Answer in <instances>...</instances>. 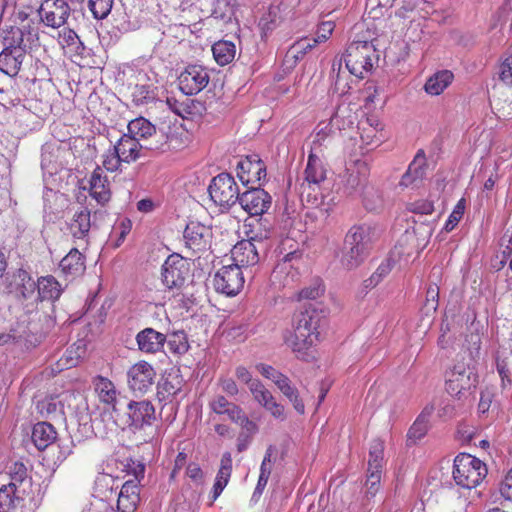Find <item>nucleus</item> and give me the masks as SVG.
I'll list each match as a JSON object with an SVG mask.
<instances>
[{
  "instance_id": "f257e3e1",
  "label": "nucleus",
  "mask_w": 512,
  "mask_h": 512,
  "mask_svg": "<svg viewBox=\"0 0 512 512\" xmlns=\"http://www.w3.org/2000/svg\"><path fill=\"white\" fill-rule=\"evenodd\" d=\"M10 481L0 488V512H36L40 499L31 494L32 478L22 462L8 468Z\"/></svg>"
},
{
  "instance_id": "f03ea898",
  "label": "nucleus",
  "mask_w": 512,
  "mask_h": 512,
  "mask_svg": "<svg viewBox=\"0 0 512 512\" xmlns=\"http://www.w3.org/2000/svg\"><path fill=\"white\" fill-rule=\"evenodd\" d=\"M431 234V226H412L407 229L399 243L390 251L388 257L380 263L368 279L364 280V287L366 289L375 288L389 275L397 262L401 263L403 261L406 265L412 251L416 250L419 254V251L426 246Z\"/></svg>"
},
{
  "instance_id": "7ed1b4c3",
  "label": "nucleus",
  "mask_w": 512,
  "mask_h": 512,
  "mask_svg": "<svg viewBox=\"0 0 512 512\" xmlns=\"http://www.w3.org/2000/svg\"><path fill=\"white\" fill-rule=\"evenodd\" d=\"M320 316L315 310L305 309L294 315L292 330L284 334L285 344L298 359L307 360L310 349L319 340Z\"/></svg>"
},
{
  "instance_id": "20e7f679",
  "label": "nucleus",
  "mask_w": 512,
  "mask_h": 512,
  "mask_svg": "<svg viewBox=\"0 0 512 512\" xmlns=\"http://www.w3.org/2000/svg\"><path fill=\"white\" fill-rule=\"evenodd\" d=\"M378 234L373 226H352L347 232L340 255L341 267L347 271L358 268Z\"/></svg>"
},
{
  "instance_id": "39448f33",
  "label": "nucleus",
  "mask_w": 512,
  "mask_h": 512,
  "mask_svg": "<svg viewBox=\"0 0 512 512\" xmlns=\"http://www.w3.org/2000/svg\"><path fill=\"white\" fill-rule=\"evenodd\" d=\"M487 475V467L480 459L467 453H460L454 459L453 479L465 489L478 486Z\"/></svg>"
},
{
  "instance_id": "423d86ee",
  "label": "nucleus",
  "mask_w": 512,
  "mask_h": 512,
  "mask_svg": "<svg viewBox=\"0 0 512 512\" xmlns=\"http://www.w3.org/2000/svg\"><path fill=\"white\" fill-rule=\"evenodd\" d=\"M375 52L372 43L358 41L351 43L341 57L348 71L357 79H363L373 68Z\"/></svg>"
},
{
  "instance_id": "0eeeda50",
  "label": "nucleus",
  "mask_w": 512,
  "mask_h": 512,
  "mask_svg": "<svg viewBox=\"0 0 512 512\" xmlns=\"http://www.w3.org/2000/svg\"><path fill=\"white\" fill-rule=\"evenodd\" d=\"M208 193L214 204L222 209L230 208L240 198L239 187L229 173H220L213 177L208 186Z\"/></svg>"
},
{
  "instance_id": "6e6552de",
  "label": "nucleus",
  "mask_w": 512,
  "mask_h": 512,
  "mask_svg": "<svg viewBox=\"0 0 512 512\" xmlns=\"http://www.w3.org/2000/svg\"><path fill=\"white\" fill-rule=\"evenodd\" d=\"M478 382L474 369L464 363L454 365L446 381L447 392L459 400L466 397V393L475 388Z\"/></svg>"
},
{
  "instance_id": "1a4fd4ad",
  "label": "nucleus",
  "mask_w": 512,
  "mask_h": 512,
  "mask_svg": "<svg viewBox=\"0 0 512 512\" xmlns=\"http://www.w3.org/2000/svg\"><path fill=\"white\" fill-rule=\"evenodd\" d=\"M245 278L243 271L237 264L223 265L213 277V286L218 293L226 296H235L243 288Z\"/></svg>"
},
{
  "instance_id": "9d476101",
  "label": "nucleus",
  "mask_w": 512,
  "mask_h": 512,
  "mask_svg": "<svg viewBox=\"0 0 512 512\" xmlns=\"http://www.w3.org/2000/svg\"><path fill=\"white\" fill-rule=\"evenodd\" d=\"M190 265L179 254L167 257L161 269L162 282L168 289L180 288L189 276Z\"/></svg>"
},
{
  "instance_id": "9b49d317",
  "label": "nucleus",
  "mask_w": 512,
  "mask_h": 512,
  "mask_svg": "<svg viewBox=\"0 0 512 512\" xmlns=\"http://www.w3.org/2000/svg\"><path fill=\"white\" fill-rule=\"evenodd\" d=\"M323 154L310 151L307 159L306 168L304 170V181L301 184V195L307 193V197L311 196V192H315L320 188L321 183L326 180L327 169L322 160Z\"/></svg>"
},
{
  "instance_id": "f8f14e48",
  "label": "nucleus",
  "mask_w": 512,
  "mask_h": 512,
  "mask_svg": "<svg viewBox=\"0 0 512 512\" xmlns=\"http://www.w3.org/2000/svg\"><path fill=\"white\" fill-rule=\"evenodd\" d=\"M145 467L139 464L134 469V479L127 480L118 493L119 512H134L140 502V480L144 477Z\"/></svg>"
},
{
  "instance_id": "ddd939ff",
  "label": "nucleus",
  "mask_w": 512,
  "mask_h": 512,
  "mask_svg": "<svg viewBox=\"0 0 512 512\" xmlns=\"http://www.w3.org/2000/svg\"><path fill=\"white\" fill-rule=\"evenodd\" d=\"M156 371L147 361L141 360L132 365L127 371V384L134 393H147L153 386Z\"/></svg>"
},
{
  "instance_id": "4468645a",
  "label": "nucleus",
  "mask_w": 512,
  "mask_h": 512,
  "mask_svg": "<svg viewBox=\"0 0 512 512\" xmlns=\"http://www.w3.org/2000/svg\"><path fill=\"white\" fill-rule=\"evenodd\" d=\"M210 75L204 66L188 65L178 77L179 89L185 95H196L207 87Z\"/></svg>"
},
{
  "instance_id": "2eb2a0df",
  "label": "nucleus",
  "mask_w": 512,
  "mask_h": 512,
  "mask_svg": "<svg viewBox=\"0 0 512 512\" xmlns=\"http://www.w3.org/2000/svg\"><path fill=\"white\" fill-rule=\"evenodd\" d=\"M156 420L154 405L148 400L130 401L127 405V426L133 430H141L151 426Z\"/></svg>"
},
{
  "instance_id": "dca6fc26",
  "label": "nucleus",
  "mask_w": 512,
  "mask_h": 512,
  "mask_svg": "<svg viewBox=\"0 0 512 512\" xmlns=\"http://www.w3.org/2000/svg\"><path fill=\"white\" fill-rule=\"evenodd\" d=\"M38 12L45 25L59 28L66 23L71 8L65 0H45Z\"/></svg>"
},
{
  "instance_id": "f3484780",
  "label": "nucleus",
  "mask_w": 512,
  "mask_h": 512,
  "mask_svg": "<svg viewBox=\"0 0 512 512\" xmlns=\"http://www.w3.org/2000/svg\"><path fill=\"white\" fill-rule=\"evenodd\" d=\"M237 176L243 184L258 183L266 178V166L257 154L241 158L237 163Z\"/></svg>"
},
{
  "instance_id": "a211bd4d",
  "label": "nucleus",
  "mask_w": 512,
  "mask_h": 512,
  "mask_svg": "<svg viewBox=\"0 0 512 512\" xmlns=\"http://www.w3.org/2000/svg\"><path fill=\"white\" fill-rule=\"evenodd\" d=\"M241 208L250 216H261L271 206V196L263 189L253 188L240 195Z\"/></svg>"
},
{
  "instance_id": "6ab92c4d",
  "label": "nucleus",
  "mask_w": 512,
  "mask_h": 512,
  "mask_svg": "<svg viewBox=\"0 0 512 512\" xmlns=\"http://www.w3.org/2000/svg\"><path fill=\"white\" fill-rule=\"evenodd\" d=\"M251 394L254 400L265 410L270 412L274 418L282 421L286 419L284 406L276 401L273 394L262 382H254V384H252Z\"/></svg>"
},
{
  "instance_id": "aec40b11",
  "label": "nucleus",
  "mask_w": 512,
  "mask_h": 512,
  "mask_svg": "<svg viewBox=\"0 0 512 512\" xmlns=\"http://www.w3.org/2000/svg\"><path fill=\"white\" fill-rule=\"evenodd\" d=\"M351 76L353 75L346 68V64H344L343 58L335 57L332 61L331 70L329 73L332 92L338 94L339 96L348 94L351 90Z\"/></svg>"
},
{
  "instance_id": "412c9836",
  "label": "nucleus",
  "mask_w": 512,
  "mask_h": 512,
  "mask_svg": "<svg viewBox=\"0 0 512 512\" xmlns=\"http://www.w3.org/2000/svg\"><path fill=\"white\" fill-rule=\"evenodd\" d=\"M230 260L232 264H237L241 270L255 266L259 262L257 247L249 240L238 241L231 249Z\"/></svg>"
},
{
  "instance_id": "4be33fe9",
  "label": "nucleus",
  "mask_w": 512,
  "mask_h": 512,
  "mask_svg": "<svg viewBox=\"0 0 512 512\" xmlns=\"http://www.w3.org/2000/svg\"><path fill=\"white\" fill-rule=\"evenodd\" d=\"M138 349L145 354L161 352L167 341V336L153 328H145L139 331L135 337Z\"/></svg>"
},
{
  "instance_id": "5701e85b",
  "label": "nucleus",
  "mask_w": 512,
  "mask_h": 512,
  "mask_svg": "<svg viewBox=\"0 0 512 512\" xmlns=\"http://www.w3.org/2000/svg\"><path fill=\"white\" fill-rule=\"evenodd\" d=\"M185 380L179 368H172L165 372L162 383L158 386L157 396L160 401L176 397L182 391Z\"/></svg>"
},
{
  "instance_id": "b1692460",
  "label": "nucleus",
  "mask_w": 512,
  "mask_h": 512,
  "mask_svg": "<svg viewBox=\"0 0 512 512\" xmlns=\"http://www.w3.org/2000/svg\"><path fill=\"white\" fill-rule=\"evenodd\" d=\"M113 147L119 153L120 159L124 160L126 164H131L140 158L147 157V154L143 153L141 142H138L137 139L131 137L128 133H124Z\"/></svg>"
},
{
  "instance_id": "393cba45",
  "label": "nucleus",
  "mask_w": 512,
  "mask_h": 512,
  "mask_svg": "<svg viewBox=\"0 0 512 512\" xmlns=\"http://www.w3.org/2000/svg\"><path fill=\"white\" fill-rule=\"evenodd\" d=\"M426 156L423 150H419L413 161L409 164L407 171L403 174L399 186L408 188L417 186L426 175Z\"/></svg>"
},
{
  "instance_id": "a878e982",
  "label": "nucleus",
  "mask_w": 512,
  "mask_h": 512,
  "mask_svg": "<svg viewBox=\"0 0 512 512\" xmlns=\"http://www.w3.org/2000/svg\"><path fill=\"white\" fill-rule=\"evenodd\" d=\"M26 53V49L22 47L4 48L0 53V71L10 77L16 76L26 58Z\"/></svg>"
},
{
  "instance_id": "bb28decb",
  "label": "nucleus",
  "mask_w": 512,
  "mask_h": 512,
  "mask_svg": "<svg viewBox=\"0 0 512 512\" xmlns=\"http://www.w3.org/2000/svg\"><path fill=\"white\" fill-rule=\"evenodd\" d=\"M183 237L189 249L200 251L209 244L212 232L210 226H185Z\"/></svg>"
},
{
  "instance_id": "cd10ccee",
  "label": "nucleus",
  "mask_w": 512,
  "mask_h": 512,
  "mask_svg": "<svg viewBox=\"0 0 512 512\" xmlns=\"http://www.w3.org/2000/svg\"><path fill=\"white\" fill-rule=\"evenodd\" d=\"M90 195L100 204L110 199V190L107 176L100 166H97L90 177Z\"/></svg>"
},
{
  "instance_id": "c85d7f7f",
  "label": "nucleus",
  "mask_w": 512,
  "mask_h": 512,
  "mask_svg": "<svg viewBox=\"0 0 512 512\" xmlns=\"http://www.w3.org/2000/svg\"><path fill=\"white\" fill-rule=\"evenodd\" d=\"M59 268L65 276L75 278L85 271V258L76 248H73L60 261Z\"/></svg>"
},
{
  "instance_id": "c756f323",
  "label": "nucleus",
  "mask_w": 512,
  "mask_h": 512,
  "mask_svg": "<svg viewBox=\"0 0 512 512\" xmlns=\"http://www.w3.org/2000/svg\"><path fill=\"white\" fill-rule=\"evenodd\" d=\"M232 473V456L231 453L225 452L220 461V468L216 475L215 483L212 491V502H214L227 486Z\"/></svg>"
},
{
  "instance_id": "7c9ffc66",
  "label": "nucleus",
  "mask_w": 512,
  "mask_h": 512,
  "mask_svg": "<svg viewBox=\"0 0 512 512\" xmlns=\"http://www.w3.org/2000/svg\"><path fill=\"white\" fill-rule=\"evenodd\" d=\"M93 384L99 400L106 405L112 406L113 411H116L118 392L114 383L106 377L97 376L95 377Z\"/></svg>"
},
{
  "instance_id": "2f4dec72",
  "label": "nucleus",
  "mask_w": 512,
  "mask_h": 512,
  "mask_svg": "<svg viewBox=\"0 0 512 512\" xmlns=\"http://www.w3.org/2000/svg\"><path fill=\"white\" fill-rule=\"evenodd\" d=\"M57 438L55 428L48 422H38L34 425L31 439L37 449L44 450L54 443Z\"/></svg>"
},
{
  "instance_id": "473e14b6",
  "label": "nucleus",
  "mask_w": 512,
  "mask_h": 512,
  "mask_svg": "<svg viewBox=\"0 0 512 512\" xmlns=\"http://www.w3.org/2000/svg\"><path fill=\"white\" fill-rule=\"evenodd\" d=\"M317 43L318 39L313 38H302L296 41L288 49L285 55V63L290 67L296 65V63L302 60L305 54L313 49Z\"/></svg>"
},
{
  "instance_id": "72a5a7b5",
  "label": "nucleus",
  "mask_w": 512,
  "mask_h": 512,
  "mask_svg": "<svg viewBox=\"0 0 512 512\" xmlns=\"http://www.w3.org/2000/svg\"><path fill=\"white\" fill-rule=\"evenodd\" d=\"M26 25L22 27L11 26L4 36V48L14 49V47H22L27 50L28 43L31 41L33 34L25 32Z\"/></svg>"
},
{
  "instance_id": "f704fd0d",
  "label": "nucleus",
  "mask_w": 512,
  "mask_h": 512,
  "mask_svg": "<svg viewBox=\"0 0 512 512\" xmlns=\"http://www.w3.org/2000/svg\"><path fill=\"white\" fill-rule=\"evenodd\" d=\"M156 130L155 125L144 117L135 118L127 125V133L138 142H144Z\"/></svg>"
},
{
  "instance_id": "c9c22d12",
  "label": "nucleus",
  "mask_w": 512,
  "mask_h": 512,
  "mask_svg": "<svg viewBox=\"0 0 512 512\" xmlns=\"http://www.w3.org/2000/svg\"><path fill=\"white\" fill-rule=\"evenodd\" d=\"M38 294L42 300H57L62 294L61 284L55 277L49 275L38 279Z\"/></svg>"
},
{
  "instance_id": "e433bc0d",
  "label": "nucleus",
  "mask_w": 512,
  "mask_h": 512,
  "mask_svg": "<svg viewBox=\"0 0 512 512\" xmlns=\"http://www.w3.org/2000/svg\"><path fill=\"white\" fill-rule=\"evenodd\" d=\"M452 80V72L448 70H442L435 73L426 81L424 89L428 94L437 96L449 86Z\"/></svg>"
},
{
  "instance_id": "4c0bfd02",
  "label": "nucleus",
  "mask_w": 512,
  "mask_h": 512,
  "mask_svg": "<svg viewBox=\"0 0 512 512\" xmlns=\"http://www.w3.org/2000/svg\"><path fill=\"white\" fill-rule=\"evenodd\" d=\"M143 153H163L170 149L169 136L161 129H157L144 142H141Z\"/></svg>"
},
{
  "instance_id": "58836bf2",
  "label": "nucleus",
  "mask_w": 512,
  "mask_h": 512,
  "mask_svg": "<svg viewBox=\"0 0 512 512\" xmlns=\"http://www.w3.org/2000/svg\"><path fill=\"white\" fill-rule=\"evenodd\" d=\"M277 388L292 403L294 409L299 414H304L305 405L300 398L298 389L292 384L291 380L285 376L282 380L277 381Z\"/></svg>"
},
{
  "instance_id": "ea45409f",
  "label": "nucleus",
  "mask_w": 512,
  "mask_h": 512,
  "mask_svg": "<svg viewBox=\"0 0 512 512\" xmlns=\"http://www.w3.org/2000/svg\"><path fill=\"white\" fill-rule=\"evenodd\" d=\"M212 52L215 61L219 65L224 66L235 58L236 46L232 41L221 40L213 44Z\"/></svg>"
},
{
  "instance_id": "a19ab883",
  "label": "nucleus",
  "mask_w": 512,
  "mask_h": 512,
  "mask_svg": "<svg viewBox=\"0 0 512 512\" xmlns=\"http://www.w3.org/2000/svg\"><path fill=\"white\" fill-rule=\"evenodd\" d=\"M116 479L109 474H101L95 480L94 494L101 500H109L116 493L118 485L115 486Z\"/></svg>"
},
{
  "instance_id": "79ce46f5",
  "label": "nucleus",
  "mask_w": 512,
  "mask_h": 512,
  "mask_svg": "<svg viewBox=\"0 0 512 512\" xmlns=\"http://www.w3.org/2000/svg\"><path fill=\"white\" fill-rule=\"evenodd\" d=\"M384 464V442L374 439L370 444L367 472L382 473Z\"/></svg>"
},
{
  "instance_id": "37998d69",
  "label": "nucleus",
  "mask_w": 512,
  "mask_h": 512,
  "mask_svg": "<svg viewBox=\"0 0 512 512\" xmlns=\"http://www.w3.org/2000/svg\"><path fill=\"white\" fill-rule=\"evenodd\" d=\"M59 148L51 142H46L41 149V168L48 174H52L56 167Z\"/></svg>"
},
{
  "instance_id": "c03bdc74",
  "label": "nucleus",
  "mask_w": 512,
  "mask_h": 512,
  "mask_svg": "<svg viewBox=\"0 0 512 512\" xmlns=\"http://www.w3.org/2000/svg\"><path fill=\"white\" fill-rule=\"evenodd\" d=\"M407 210L413 214L412 222L414 224H428L430 221L422 219V217L431 215L434 212V206L429 201L421 200L408 204Z\"/></svg>"
},
{
  "instance_id": "a18cd8bd",
  "label": "nucleus",
  "mask_w": 512,
  "mask_h": 512,
  "mask_svg": "<svg viewBox=\"0 0 512 512\" xmlns=\"http://www.w3.org/2000/svg\"><path fill=\"white\" fill-rule=\"evenodd\" d=\"M429 413L422 412L410 427L407 437L408 441L415 443L420 440L428 431Z\"/></svg>"
},
{
  "instance_id": "49530a36",
  "label": "nucleus",
  "mask_w": 512,
  "mask_h": 512,
  "mask_svg": "<svg viewBox=\"0 0 512 512\" xmlns=\"http://www.w3.org/2000/svg\"><path fill=\"white\" fill-rule=\"evenodd\" d=\"M37 411L43 418H53L62 411V405L54 397H46L39 400L36 405Z\"/></svg>"
},
{
  "instance_id": "de8ad7c7",
  "label": "nucleus",
  "mask_w": 512,
  "mask_h": 512,
  "mask_svg": "<svg viewBox=\"0 0 512 512\" xmlns=\"http://www.w3.org/2000/svg\"><path fill=\"white\" fill-rule=\"evenodd\" d=\"M133 102L136 105L151 103L156 98L155 88L151 85H135L132 91Z\"/></svg>"
},
{
  "instance_id": "09e8293b",
  "label": "nucleus",
  "mask_w": 512,
  "mask_h": 512,
  "mask_svg": "<svg viewBox=\"0 0 512 512\" xmlns=\"http://www.w3.org/2000/svg\"><path fill=\"white\" fill-rule=\"evenodd\" d=\"M114 0H89L88 7L95 19H105L111 12Z\"/></svg>"
},
{
  "instance_id": "8fccbe9b",
  "label": "nucleus",
  "mask_w": 512,
  "mask_h": 512,
  "mask_svg": "<svg viewBox=\"0 0 512 512\" xmlns=\"http://www.w3.org/2000/svg\"><path fill=\"white\" fill-rule=\"evenodd\" d=\"M166 342L169 350L174 354H184L188 350L186 335L182 331L173 333Z\"/></svg>"
},
{
  "instance_id": "3c124183",
  "label": "nucleus",
  "mask_w": 512,
  "mask_h": 512,
  "mask_svg": "<svg viewBox=\"0 0 512 512\" xmlns=\"http://www.w3.org/2000/svg\"><path fill=\"white\" fill-rule=\"evenodd\" d=\"M59 43L63 47H69L72 51L75 52H78L82 47L77 33L74 30L68 28H64L61 32H59Z\"/></svg>"
},
{
  "instance_id": "603ef678",
  "label": "nucleus",
  "mask_w": 512,
  "mask_h": 512,
  "mask_svg": "<svg viewBox=\"0 0 512 512\" xmlns=\"http://www.w3.org/2000/svg\"><path fill=\"white\" fill-rule=\"evenodd\" d=\"M131 226H112V230L107 239V245L112 248H118L130 233Z\"/></svg>"
},
{
  "instance_id": "864d4df0",
  "label": "nucleus",
  "mask_w": 512,
  "mask_h": 512,
  "mask_svg": "<svg viewBox=\"0 0 512 512\" xmlns=\"http://www.w3.org/2000/svg\"><path fill=\"white\" fill-rule=\"evenodd\" d=\"M245 228L249 227L248 230L244 231V234L246 238L243 240H249L250 242H253L255 245L256 243H261L265 239H267L270 236V229L266 226H244Z\"/></svg>"
},
{
  "instance_id": "5fc2aeb1",
  "label": "nucleus",
  "mask_w": 512,
  "mask_h": 512,
  "mask_svg": "<svg viewBox=\"0 0 512 512\" xmlns=\"http://www.w3.org/2000/svg\"><path fill=\"white\" fill-rule=\"evenodd\" d=\"M324 293V286L320 279H315L308 287L303 288L299 294L298 299L315 300Z\"/></svg>"
},
{
  "instance_id": "6e6d98bb",
  "label": "nucleus",
  "mask_w": 512,
  "mask_h": 512,
  "mask_svg": "<svg viewBox=\"0 0 512 512\" xmlns=\"http://www.w3.org/2000/svg\"><path fill=\"white\" fill-rule=\"evenodd\" d=\"M122 163L124 160L120 159V155L114 147L103 155V167L109 172L121 171Z\"/></svg>"
},
{
  "instance_id": "4d7b16f0",
  "label": "nucleus",
  "mask_w": 512,
  "mask_h": 512,
  "mask_svg": "<svg viewBox=\"0 0 512 512\" xmlns=\"http://www.w3.org/2000/svg\"><path fill=\"white\" fill-rule=\"evenodd\" d=\"M84 350L82 347L77 346V351L67 350L66 354L58 361L60 370L69 369L75 367L79 363V359L82 357Z\"/></svg>"
},
{
  "instance_id": "13d9d810",
  "label": "nucleus",
  "mask_w": 512,
  "mask_h": 512,
  "mask_svg": "<svg viewBox=\"0 0 512 512\" xmlns=\"http://www.w3.org/2000/svg\"><path fill=\"white\" fill-rule=\"evenodd\" d=\"M380 480H381V473H377L375 470L374 472H367V479H366V492H365V498L367 500H370L373 498L377 492L380 489Z\"/></svg>"
},
{
  "instance_id": "bf43d9fd",
  "label": "nucleus",
  "mask_w": 512,
  "mask_h": 512,
  "mask_svg": "<svg viewBox=\"0 0 512 512\" xmlns=\"http://www.w3.org/2000/svg\"><path fill=\"white\" fill-rule=\"evenodd\" d=\"M438 299H439V287L436 284H432L428 287L426 291V301L425 308L427 312L433 311L435 312L438 307Z\"/></svg>"
},
{
  "instance_id": "052dcab7",
  "label": "nucleus",
  "mask_w": 512,
  "mask_h": 512,
  "mask_svg": "<svg viewBox=\"0 0 512 512\" xmlns=\"http://www.w3.org/2000/svg\"><path fill=\"white\" fill-rule=\"evenodd\" d=\"M329 132L330 129L328 124L322 128H319L316 132L315 139L312 142L310 151H316V153L323 154V145L329 136Z\"/></svg>"
},
{
  "instance_id": "680f3d73",
  "label": "nucleus",
  "mask_w": 512,
  "mask_h": 512,
  "mask_svg": "<svg viewBox=\"0 0 512 512\" xmlns=\"http://www.w3.org/2000/svg\"><path fill=\"white\" fill-rule=\"evenodd\" d=\"M256 368L263 377L273 381L275 385H277L278 380L280 381L286 376L267 364H258Z\"/></svg>"
},
{
  "instance_id": "e2e57ef3",
  "label": "nucleus",
  "mask_w": 512,
  "mask_h": 512,
  "mask_svg": "<svg viewBox=\"0 0 512 512\" xmlns=\"http://www.w3.org/2000/svg\"><path fill=\"white\" fill-rule=\"evenodd\" d=\"M382 197L378 191H367L364 197V206L369 211H376L382 206Z\"/></svg>"
},
{
  "instance_id": "0e129e2a",
  "label": "nucleus",
  "mask_w": 512,
  "mask_h": 512,
  "mask_svg": "<svg viewBox=\"0 0 512 512\" xmlns=\"http://www.w3.org/2000/svg\"><path fill=\"white\" fill-rule=\"evenodd\" d=\"M231 403L232 402H229L224 395L218 394L209 401V408L214 413L223 415L224 410L227 409Z\"/></svg>"
},
{
  "instance_id": "69168bd1",
  "label": "nucleus",
  "mask_w": 512,
  "mask_h": 512,
  "mask_svg": "<svg viewBox=\"0 0 512 512\" xmlns=\"http://www.w3.org/2000/svg\"><path fill=\"white\" fill-rule=\"evenodd\" d=\"M218 386L221 391L229 397H234L239 393V388L234 379L221 377L218 379Z\"/></svg>"
},
{
  "instance_id": "338daca9",
  "label": "nucleus",
  "mask_w": 512,
  "mask_h": 512,
  "mask_svg": "<svg viewBox=\"0 0 512 512\" xmlns=\"http://www.w3.org/2000/svg\"><path fill=\"white\" fill-rule=\"evenodd\" d=\"M500 79L506 85L512 86V55L502 62L500 66Z\"/></svg>"
},
{
  "instance_id": "774afa93",
  "label": "nucleus",
  "mask_w": 512,
  "mask_h": 512,
  "mask_svg": "<svg viewBox=\"0 0 512 512\" xmlns=\"http://www.w3.org/2000/svg\"><path fill=\"white\" fill-rule=\"evenodd\" d=\"M499 491L505 499L512 500V468L501 482Z\"/></svg>"
}]
</instances>
